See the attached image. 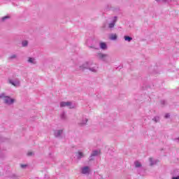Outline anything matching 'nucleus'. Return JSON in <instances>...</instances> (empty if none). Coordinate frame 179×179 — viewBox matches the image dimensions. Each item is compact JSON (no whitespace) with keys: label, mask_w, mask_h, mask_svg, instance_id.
<instances>
[{"label":"nucleus","mask_w":179,"mask_h":179,"mask_svg":"<svg viewBox=\"0 0 179 179\" xmlns=\"http://www.w3.org/2000/svg\"><path fill=\"white\" fill-rule=\"evenodd\" d=\"M8 83L13 86H15V87H19V86H20V80L16 78H8Z\"/></svg>","instance_id":"2"},{"label":"nucleus","mask_w":179,"mask_h":179,"mask_svg":"<svg viewBox=\"0 0 179 179\" xmlns=\"http://www.w3.org/2000/svg\"><path fill=\"white\" fill-rule=\"evenodd\" d=\"M28 62L30 64H36V59L33 57H29L28 59Z\"/></svg>","instance_id":"10"},{"label":"nucleus","mask_w":179,"mask_h":179,"mask_svg":"<svg viewBox=\"0 0 179 179\" xmlns=\"http://www.w3.org/2000/svg\"><path fill=\"white\" fill-rule=\"evenodd\" d=\"M99 153H100V152H99L98 150H94L91 154V157H94V156H99Z\"/></svg>","instance_id":"9"},{"label":"nucleus","mask_w":179,"mask_h":179,"mask_svg":"<svg viewBox=\"0 0 179 179\" xmlns=\"http://www.w3.org/2000/svg\"><path fill=\"white\" fill-rule=\"evenodd\" d=\"M6 19H9V16H5L2 18V20H5Z\"/></svg>","instance_id":"22"},{"label":"nucleus","mask_w":179,"mask_h":179,"mask_svg":"<svg viewBox=\"0 0 179 179\" xmlns=\"http://www.w3.org/2000/svg\"><path fill=\"white\" fill-rule=\"evenodd\" d=\"M124 40H125V41H129V42H130V41L132 40V38H131V37H129V36H124Z\"/></svg>","instance_id":"14"},{"label":"nucleus","mask_w":179,"mask_h":179,"mask_svg":"<svg viewBox=\"0 0 179 179\" xmlns=\"http://www.w3.org/2000/svg\"><path fill=\"white\" fill-rule=\"evenodd\" d=\"M100 48L102 50H107V45L106 44V43H100Z\"/></svg>","instance_id":"8"},{"label":"nucleus","mask_w":179,"mask_h":179,"mask_svg":"<svg viewBox=\"0 0 179 179\" xmlns=\"http://www.w3.org/2000/svg\"><path fill=\"white\" fill-rule=\"evenodd\" d=\"M110 40H117V34H112L110 37Z\"/></svg>","instance_id":"16"},{"label":"nucleus","mask_w":179,"mask_h":179,"mask_svg":"<svg viewBox=\"0 0 179 179\" xmlns=\"http://www.w3.org/2000/svg\"><path fill=\"white\" fill-rule=\"evenodd\" d=\"M28 44H29V42H27V41H23L22 42V47H27Z\"/></svg>","instance_id":"12"},{"label":"nucleus","mask_w":179,"mask_h":179,"mask_svg":"<svg viewBox=\"0 0 179 179\" xmlns=\"http://www.w3.org/2000/svg\"><path fill=\"white\" fill-rule=\"evenodd\" d=\"M89 173H90V168H89V166H85L82 168L83 174H89Z\"/></svg>","instance_id":"6"},{"label":"nucleus","mask_w":179,"mask_h":179,"mask_svg":"<svg viewBox=\"0 0 179 179\" xmlns=\"http://www.w3.org/2000/svg\"><path fill=\"white\" fill-rule=\"evenodd\" d=\"M83 68H86L87 69H90L92 71V72H97V70L94 68H92L90 69V62H85L83 65Z\"/></svg>","instance_id":"4"},{"label":"nucleus","mask_w":179,"mask_h":179,"mask_svg":"<svg viewBox=\"0 0 179 179\" xmlns=\"http://www.w3.org/2000/svg\"><path fill=\"white\" fill-rule=\"evenodd\" d=\"M0 99H3L5 104H7L8 106H10L15 103V99L10 98L9 96H6V94L5 93L0 94Z\"/></svg>","instance_id":"1"},{"label":"nucleus","mask_w":179,"mask_h":179,"mask_svg":"<svg viewBox=\"0 0 179 179\" xmlns=\"http://www.w3.org/2000/svg\"><path fill=\"white\" fill-rule=\"evenodd\" d=\"M172 179H179V176H178V177H173V178H172Z\"/></svg>","instance_id":"26"},{"label":"nucleus","mask_w":179,"mask_h":179,"mask_svg":"<svg viewBox=\"0 0 179 179\" xmlns=\"http://www.w3.org/2000/svg\"><path fill=\"white\" fill-rule=\"evenodd\" d=\"M159 117H155L153 118V120L155 122H157V121H159Z\"/></svg>","instance_id":"19"},{"label":"nucleus","mask_w":179,"mask_h":179,"mask_svg":"<svg viewBox=\"0 0 179 179\" xmlns=\"http://www.w3.org/2000/svg\"><path fill=\"white\" fill-rule=\"evenodd\" d=\"M87 122V119H85L83 122H80V125H85Z\"/></svg>","instance_id":"18"},{"label":"nucleus","mask_w":179,"mask_h":179,"mask_svg":"<svg viewBox=\"0 0 179 179\" xmlns=\"http://www.w3.org/2000/svg\"><path fill=\"white\" fill-rule=\"evenodd\" d=\"M60 107H69V108H75V106L72 105V102H61L60 103Z\"/></svg>","instance_id":"3"},{"label":"nucleus","mask_w":179,"mask_h":179,"mask_svg":"<svg viewBox=\"0 0 179 179\" xmlns=\"http://www.w3.org/2000/svg\"><path fill=\"white\" fill-rule=\"evenodd\" d=\"M156 1H160V0H156Z\"/></svg>","instance_id":"27"},{"label":"nucleus","mask_w":179,"mask_h":179,"mask_svg":"<svg viewBox=\"0 0 179 179\" xmlns=\"http://www.w3.org/2000/svg\"><path fill=\"white\" fill-rule=\"evenodd\" d=\"M55 136L56 138H58V136H61V134H62V130H56L55 131Z\"/></svg>","instance_id":"7"},{"label":"nucleus","mask_w":179,"mask_h":179,"mask_svg":"<svg viewBox=\"0 0 179 179\" xmlns=\"http://www.w3.org/2000/svg\"><path fill=\"white\" fill-rule=\"evenodd\" d=\"M108 57V55L103 54V53H99L98 54V58L99 59H101L102 61H106V59Z\"/></svg>","instance_id":"5"},{"label":"nucleus","mask_w":179,"mask_h":179,"mask_svg":"<svg viewBox=\"0 0 179 179\" xmlns=\"http://www.w3.org/2000/svg\"><path fill=\"white\" fill-rule=\"evenodd\" d=\"M135 166L136 167H142V164H141V162L136 161L134 162Z\"/></svg>","instance_id":"13"},{"label":"nucleus","mask_w":179,"mask_h":179,"mask_svg":"<svg viewBox=\"0 0 179 179\" xmlns=\"http://www.w3.org/2000/svg\"><path fill=\"white\" fill-rule=\"evenodd\" d=\"M170 117V115L169 113H166L165 115V118H169Z\"/></svg>","instance_id":"24"},{"label":"nucleus","mask_w":179,"mask_h":179,"mask_svg":"<svg viewBox=\"0 0 179 179\" xmlns=\"http://www.w3.org/2000/svg\"><path fill=\"white\" fill-rule=\"evenodd\" d=\"M27 166V165H23V164L21 165L22 169H24Z\"/></svg>","instance_id":"25"},{"label":"nucleus","mask_w":179,"mask_h":179,"mask_svg":"<svg viewBox=\"0 0 179 179\" xmlns=\"http://www.w3.org/2000/svg\"><path fill=\"white\" fill-rule=\"evenodd\" d=\"M150 166H154V164H156L157 163V161L153 162V159L150 158Z\"/></svg>","instance_id":"15"},{"label":"nucleus","mask_w":179,"mask_h":179,"mask_svg":"<svg viewBox=\"0 0 179 179\" xmlns=\"http://www.w3.org/2000/svg\"><path fill=\"white\" fill-rule=\"evenodd\" d=\"M31 155H33V152H29L27 153V156H31Z\"/></svg>","instance_id":"23"},{"label":"nucleus","mask_w":179,"mask_h":179,"mask_svg":"<svg viewBox=\"0 0 179 179\" xmlns=\"http://www.w3.org/2000/svg\"><path fill=\"white\" fill-rule=\"evenodd\" d=\"M61 118L62 120H64V118H65V113H63L61 114Z\"/></svg>","instance_id":"20"},{"label":"nucleus","mask_w":179,"mask_h":179,"mask_svg":"<svg viewBox=\"0 0 179 179\" xmlns=\"http://www.w3.org/2000/svg\"><path fill=\"white\" fill-rule=\"evenodd\" d=\"M16 57H17L16 55H13L10 57V59H13L16 58Z\"/></svg>","instance_id":"21"},{"label":"nucleus","mask_w":179,"mask_h":179,"mask_svg":"<svg viewBox=\"0 0 179 179\" xmlns=\"http://www.w3.org/2000/svg\"><path fill=\"white\" fill-rule=\"evenodd\" d=\"M164 1H167V0H164Z\"/></svg>","instance_id":"28"},{"label":"nucleus","mask_w":179,"mask_h":179,"mask_svg":"<svg viewBox=\"0 0 179 179\" xmlns=\"http://www.w3.org/2000/svg\"><path fill=\"white\" fill-rule=\"evenodd\" d=\"M83 152H78V156H77V157H78V159H82V157H83Z\"/></svg>","instance_id":"11"},{"label":"nucleus","mask_w":179,"mask_h":179,"mask_svg":"<svg viewBox=\"0 0 179 179\" xmlns=\"http://www.w3.org/2000/svg\"><path fill=\"white\" fill-rule=\"evenodd\" d=\"M115 26V21H113L112 23L109 24V29H113Z\"/></svg>","instance_id":"17"}]
</instances>
